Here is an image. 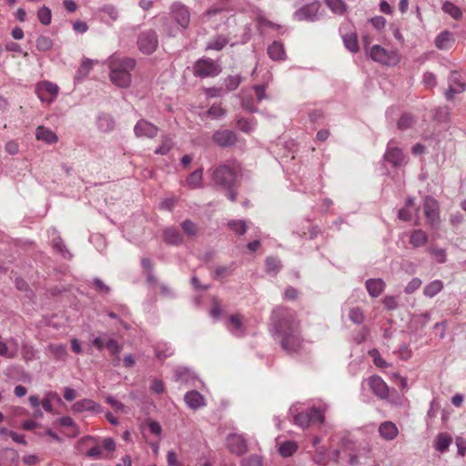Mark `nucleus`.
Instances as JSON below:
<instances>
[{
    "label": "nucleus",
    "instance_id": "obj_60",
    "mask_svg": "<svg viewBox=\"0 0 466 466\" xmlns=\"http://www.w3.org/2000/svg\"><path fill=\"white\" fill-rule=\"evenodd\" d=\"M413 123V117L409 114H403L398 121L399 129H406L410 127Z\"/></svg>",
    "mask_w": 466,
    "mask_h": 466
},
{
    "label": "nucleus",
    "instance_id": "obj_10",
    "mask_svg": "<svg viewBox=\"0 0 466 466\" xmlns=\"http://www.w3.org/2000/svg\"><path fill=\"white\" fill-rule=\"evenodd\" d=\"M320 4L314 1L304 5L294 13V17L298 21L315 22L319 19V11Z\"/></svg>",
    "mask_w": 466,
    "mask_h": 466
},
{
    "label": "nucleus",
    "instance_id": "obj_38",
    "mask_svg": "<svg viewBox=\"0 0 466 466\" xmlns=\"http://www.w3.org/2000/svg\"><path fill=\"white\" fill-rule=\"evenodd\" d=\"M298 445L291 441L283 442L279 448V452L282 457H289L296 452Z\"/></svg>",
    "mask_w": 466,
    "mask_h": 466
},
{
    "label": "nucleus",
    "instance_id": "obj_8",
    "mask_svg": "<svg viewBox=\"0 0 466 466\" xmlns=\"http://www.w3.org/2000/svg\"><path fill=\"white\" fill-rule=\"evenodd\" d=\"M423 209L430 227L432 228H438L441 224L438 202L431 197H426L424 199Z\"/></svg>",
    "mask_w": 466,
    "mask_h": 466
},
{
    "label": "nucleus",
    "instance_id": "obj_36",
    "mask_svg": "<svg viewBox=\"0 0 466 466\" xmlns=\"http://www.w3.org/2000/svg\"><path fill=\"white\" fill-rule=\"evenodd\" d=\"M228 43V39L226 36L219 35L207 44V49L220 51Z\"/></svg>",
    "mask_w": 466,
    "mask_h": 466
},
{
    "label": "nucleus",
    "instance_id": "obj_26",
    "mask_svg": "<svg viewBox=\"0 0 466 466\" xmlns=\"http://www.w3.org/2000/svg\"><path fill=\"white\" fill-rule=\"evenodd\" d=\"M453 42L454 39L452 37V34L447 30L439 34L435 38V46L441 50L449 49Z\"/></svg>",
    "mask_w": 466,
    "mask_h": 466
},
{
    "label": "nucleus",
    "instance_id": "obj_62",
    "mask_svg": "<svg viewBox=\"0 0 466 466\" xmlns=\"http://www.w3.org/2000/svg\"><path fill=\"white\" fill-rule=\"evenodd\" d=\"M421 285V280L418 278H413L405 287V293L411 294L417 290Z\"/></svg>",
    "mask_w": 466,
    "mask_h": 466
},
{
    "label": "nucleus",
    "instance_id": "obj_42",
    "mask_svg": "<svg viewBox=\"0 0 466 466\" xmlns=\"http://www.w3.org/2000/svg\"><path fill=\"white\" fill-rule=\"evenodd\" d=\"M451 108L448 106H442L436 109L434 117L439 122L446 123L450 120Z\"/></svg>",
    "mask_w": 466,
    "mask_h": 466
},
{
    "label": "nucleus",
    "instance_id": "obj_40",
    "mask_svg": "<svg viewBox=\"0 0 466 466\" xmlns=\"http://www.w3.org/2000/svg\"><path fill=\"white\" fill-rule=\"evenodd\" d=\"M228 226L232 231H234L238 235L242 236L247 232V224L245 220H230L228 223Z\"/></svg>",
    "mask_w": 466,
    "mask_h": 466
},
{
    "label": "nucleus",
    "instance_id": "obj_6",
    "mask_svg": "<svg viewBox=\"0 0 466 466\" xmlns=\"http://www.w3.org/2000/svg\"><path fill=\"white\" fill-rule=\"evenodd\" d=\"M138 49L146 55L154 53L158 46V37L156 31L152 29L145 30L137 37Z\"/></svg>",
    "mask_w": 466,
    "mask_h": 466
},
{
    "label": "nucleus",
    "instance_id": "obj_57",
    "mask_svg": "<svg viewBox=\"0 0 466 466\" xmlns=\"http://www.w3.org/2000/svg\"><path fill=\"white\" fill-rule=\"evenodd\" d=\"M16 354H17L16 350H10L7 344L5 341H3V340L0 341V356L1 357H5L7 359H13V358L16 357Z\"/></svg>",
    "mask_w": 466,
    "mask_h": 466
},
{
    "label": "nucleus",
    "instance_id": "obj_15",
    "mask_svg": "<svg viewBox=\"0 0 466 466\" xmlns=\"http://www.w3.org/2000/svg\"><path fill=\"white\" fill-rule=\"evenodd\" d=\"M213 141L220 147H228L237 142V135L229 129H220L212 136Z\"/></svg>",
    "mask_w": 466,
    "mask_h": 466
},
{
    "label": "nucleus",
    "instance_id": "obj_14",
    "mask_svg": "<svg viewBox=\"0 0 466 466\" xmlns=\"http://www.w3.org/2000/svg\"><path fill=\"white\" fill-rule=\"evenodd\" d=\"M368 384L370 390L380 399H388L390 396V389L386 382L377 375H373L368 379Z\"/></svg>",
    "mask_w": 466,
    "mask_h": 466
},
{
    "label": "nucleus",
    "instance_id": "obj_34",
    "mask_svg": "<svg viewBox=\"0 0 466 466\" xmlns=\"http://www.w3.org/2000/svg\"><path fill=\"white\" fill-rule=\"evenodd\" d=\"M203 169L198 168L193 171L187 178L186 182L191 188L200 187L202 185Z\"/></svg>",
    "mask_w": 466,
    "mask_h": 466
},
{
    "label": "nucleus",
    "instance_id": "obj_35",
    "mask_svg": "<svg viewBox=\"0 0 466 466\" xmlns=\"http://www.w3.org/2000/svg\"><path fill=\"white\" fill-rule=\"evenodd\" d=\"M327 6L337 15H343L347 11V5L343 0H325Z\"/></svg>",
    "mask_w": 466,
    "mask_h": 466
},
{
    "label": "nucleus",
    "instance_id": "obj_44",
    "mask_svg": "<svg viewBox=\"0 0 466 466\" xmlns=\"http://www.w3.org/2000/svg\"><path fill=\"white\" fill-rule=\"evenodd\" d=\"M37 18L41 24L44 25H48L51 23L52 20V14L51 10L47 6H42L37 11Z\"/></svg>",
    "mask_w": 466,
    "mask_h": 466
},
{
    "label": "nucleus",
    "instance_id": "obj_12",
    "mask_svg": "<svg viewBox=\"0 0 466 466\" xmlns=\"http://www.w3.org/2000/svg\"><path fill=\"white\" fill-rule=\"evenodd\" d=\"M171 14L175 21L182 29L187 28L190 22V13L188 8L182 3H173L170 7Z\"/></svg>",
    "mask_w": 466,
    "mask_h": 466
},
{
    "label": "nucleus",
    "instance_id": "obj_46",
    "mask_svg": "<svg viewBox=\"0 0 466 466\" xmlns=\"http://www.w3.org/2000/svg\"><path fill=\"white\" fill-rule=\"evenodd\" d=\"M207 115L212 119H218L226 115V109L220 105L214 104L208 109Z\"/></svg>",
    "mask_w": 466,
    "mask_h": 466
},
{
    "label": "nucleus",
    "instance_id": "obj_64",
    "mask_svg": "<svg viewBox=\"0 0 466 466\" xmlns=\"http://www.w3.org/2000/svg\"><path fill=\"white\" fill-rule=\"evenodd\" d=\"M241 106L244 109L248 111L249 113L258 112V107L253 106V99L251 97H244L241 101Z\"/></svg>",
    "mask_w": 466,
    "mask_h": 466
},
{
    "label": "nucleus",
    "instance_id": "obj_25",
    "mask_svg": "<svg viewBox=\"0 0 466 466\" xmlns=\"http://www.w3.org/2000/svg\"><path fill=\"white\" fill-rule=\"evenodd\" d=\"M52 235L54 236L52 238V245H53L54 249L57 253H59L64 258H67V259L72 258V254L67 249L66 245L64 244L62 238L59 236H56V229L52 230Z\"/></svg>",
    "mask_w": 466,
    "mask_h": 466
},
{
    "label": "nucleus",
    "instance_id": "obj_29",
    "mask_svg": "<svg viewBox=\"0 0 466 466\" xmlns=\"http://www.w3.org/2000/svg\"><path fill=\"white\" fill-rule=\"evenodd\" d=\"M342 40L344 46L351 53H357L360 50L359 40L355 32L342 35Z\"/></svg>",
    "mask_w": 466,
    "mask_h": 466
},
{
    "label": "nucleus",
    "instance_id": "obj_1",
    "mask_svg": "<svg viewBox=\"0 0 466 466\" xmlns=\"http://www.w3.org/2000/svg\"><path fill=\"white\" fill-rule=\"evenodd\" d=\"M275 335L279 339L282 349L289 354L298 352L303 343L299 322L296 312L285 308H277L272 313Z\"/></svg>",
    "mask_w": 466,
    "mask_h": 466
},
{
    "label": "nucleus",
    "instance_id": "obj_43",
    "mask_svg": "<svg viewBox=\"0 0 466 466\" xmlns=\"http://www.w3.org/2000/svg\"><path fill=\"white\" fill-rule=\"evenodd\" d=\"M106 348L108 350L112 356L119 359V355L123 348L115 339L111 338L106 339Z\"/></svg>",
    "mask_w": 466,
    "mask_h": 466
},
{
    "label": "nucleus",
    "instance_id": "obj_61",
    "mask_svg": "<svg viewBox=\"0 0 466 466\" xmlns=\"http://www.w3.org/2000/svg\"><path fill=\"white\" fill-rule=\"evenodd\" d=\"M253 88L256 96V101L258 103H260L268 97L266 95V86L264 85H256Z\"/></svg>",
    "mask_w": 466,
    "mask_h": 466
},
{
    "label": "nucleus",
    "instance_id": "obj_45",
    "mask_svg": "<svg viewBox=\"0 0 466 466\" xmlns=\"http://www.w3.org/2000/svg\"><path fill=\"white\" fill-rule=\"evenodd\" d=\"M57 421L61 426L71 428L73 430V437H76L79 434L78 427L71 417L64 416L58 419Z\"/></svg>",
    "mask_w": 466,
    "mask_h": 466
},
{
    "label": "nucleus",
    "instance_id": "obj_19",
    "mask_svg": "<svg viewBox=\"0 0 466 466\" xmlns=\"http://www.w3.org/2000/svg\"><path fill=\"white\" fill-rule=\"evenodd\" d=\"M96 125L101 132L109 133L114 130L116 122L111 115L101 113L96 117Z\"/></svg>",
    "mask_w": 466,
    "mask_h": 466
},
{
    "label": "nucleus",
    "instance_id": "obj_33",
    "mask_svg": "<svg viewBox=\"0 0 466 466\" xmlns=\"http://www.w3.org/2000/svg\"><path fill=\"white\" fill-rule=\"evenodd\" d=\"M174 350L172 347L166 342H159L155 348V353L157 359L164 360L170 357Z\"/></svg>",
    "mask_w": 466,
    "mask_h": 466
},
{
    "label": "nucleus",
    "instance_id": "obj_9",
    "mask_svg": "<svg viewBox=\"0 0 466 466\" xmlns=\"http://www.w3.org/2000/svg\"><path fill=\"white\" fill-rule=\"evenodd\" d=\"M383 159L394 167H399L406 164V157L402 150L396 146L394 140H390L388 143Z\"/></svg>",
    "mask_w": 466,
    "mask_h": 466
},
{
    "label": "nucleus",
    "instance_id": "obj_31",
    "mask_svg": "<svg viewBox=\"0 0 466 466\" xmlns=\"http://www.w3.org/2000/svg\"><path fill=\"white\" fill-rule=\"evenodd\" d=\"M451 442L452 439L447 433H439L434 441V448L440 452H445Z\"/></svg>",
    "mask_w": 466,
    "mask_h": 466
},
{
    "label": "nucleus",
    "instance_id": "obj_2",
    "mask_svg": "<svg viewBox=\"0 0 466 466\" xmlns=\"http://www.w3.org/2000/svg\"><path fill=\"white\" fill-rule=\"evenodd\" d=\"M108 61L111 82L120 88L128 87L131 83L130 72L136 66V60L115 54L109 57Z\"/></svg>",
    "mask_w": 466,
    "mask_h": 466
},
{
    "label": "nucleus",
    "instance_id": "obj_53",
    "mask_svg": "<svg viewBox=\"0 0 466 466\" xmlns=\"http://www.w3.org/2000/svg\"><path fill=\"white\" fill-rule=\"evenodd\" d=\"M241 466H262V458L253 454L241 461Z\"/></svg>",
    "mask_w": 466,
    "mask_h": 466
},
{
    "label": "nucleus",
    "instance_id": "obj_7",
    "mask_svg": "<svg viewBox=\"0 0 466 466\" xmlns=\"http://www.w3.org/2000/svg\"><path fill=\"white\" fill-rule=\"evenodd\" d=\"M449 86L445 92V98L452 100L456 95L466 90V82L458 71H451L448 78Z\"/></svg>",
    "mask_w": 466,
    "mask_h": 466
},
{
    "label": "nucleus",
    "instance_id": "obj_17",
    "mask_svg": "<svg viewBox=\"0 0 466 466\" xmlns=\"http://www.w3.org/2000/svg\"><path fill=\"white\" fill-rule=\"evenodd\" d=\"M100 406L92 400L82 399L72 405L74 412L81 413L84 411L99 412Z\"/></svg>",
    "mask_w": 466,
    "mask_h": 466
},
{
    "label": "nucleus",
    "instance_id": "obj_52",
    "mask_svg": "<svg viewBox=\"0 0 466 466\" xmlns=\"http://www.w3.org/2000/svg\"><path fill=\"white\" fill-rule=\"evenodd\" d=\"M241 82L239 76H228L225 79V86L228 91L236 90Z\"/></svg>",
    "mask_w": 466,
    "mask_h": 466
},
{
    "label": "nucleus",
    "instance_id": "obj_55",
    "mask_svg": "<svg viewBox=\"0 0 466 466\" xmlns=\"http://www.w3.org/2000/svg\"><path fill=\"white\" fill-rule=\"evenodd\" d=\"M431 255L438 263L446 262V250L444 248H432L429 249Z\"/></svg>",
    "mask_w": 466,
    "mask_h": 466
},
{
    "label": "nucleus",
    "instance_id": "obj_59",
    "mask_svg": "<svg viewBox=\"0 0 466 466\" xmlns=\"http://www.w3.org/2000/svg\"><path fill=\"white\" fill-rule=\"evenodd\" d=\"M92 282L94 288L102 294H108L111 291V289L99 278L93 279Z\"/></svg>",
    "mask_w": 466,
    "mask_h": 466
},
{
    "label": "nucleus",
    "instance_id": "obj_5",
    "mask_svg": "<svg viewBox=\"0 0 466 466\" xmlns=\"http://www.w3.org/2000/svg\"><path fill=\"white\" fill-rule=\"evenodd\" d=\"M221 66L213 59L203 57L197 60L193 66L195 76L206 78L214 77L220 74Z\"/></svg>",
    "mask_w": 466,
    "mask_h": 466
},
{
    "label": "nucleus",
    "instance_id": "obj_18",
    "mask_svg": "<svg viewBox=\"0 0 466 466\" xmlns=\"http://www.w3.org/2000/svg\"><path fill=\"white\" fill-rule=\"evenodd\" d=\"M184 400L186 404L192 410H198L206 404L203 395H201L197 390L187 391L184 396Z\"/></svg>",
    "mask_w": 466,
    "mask_h": 466
},
{
    "label": "nucleus",
    "instance_id": "obj_56",
    "mask_svg": "<svg viewBox=\"0 0 466 466\" xmlns=\"http://www.w3.org/2000/svg\"><path fill=\"white\" fill-rule=\"evenodd\" d=\"M256 123H252L248 121L247 119L241 117L238 119L237 126L238 127L245 133L251 132L255 127Z\"/></svg>",
    "mask_w": 466,
    "mask_h": 466
},
{
    "label": "nucleus",
    "instance_id": "obj_48",
    "mask_svg": "<svg viewBox=\"0 0 466 466\" xmlns=\"http://www.w3.org/2000/svg\"><path fill=\"white\" fill-rule=\"evenodd\" d=\"M350 319L355 324H361L365 319L363 311L360 308H352L349 313Z\"/></svg>",
    "mask_w": 466,
    "mask_h": 466
},
{
    "label": "nucleus",
    "instance_id": "obj_49",
    "mask_svg": "<svg viewBox=\"0 0 466 466\" xmlns=\"http://www.w3.org/2000/svg\"><path fill=\"white\" fill-rule=\"evenodd\" d=\"M184 232L188 237H195L198 234L197 225L190 219H186L181 223Z\"/></svg>",
    "mask_w": 466,
    "mask_h": 466
},
{
    "label": "nucleus",
    "instance_id": "obj_23",
    "mask_svg": "<svg viewBox=\"0 0 466 466\" xmlns=\"http://www.w3.org/2000/svg\"><path fill=\"white\" fill-rule=\"evenodd\" d=\"M366 289L372 298L379 297L385 289V282L381 279H370L366 281Z\"/></svg>",
    "mask_w": 466,
    "mask_h": 466
},
{
    "label": "nucleus",
    "instance_id": "obj_41",
    "mask_svg": "<svg viewBox=\"0 0 466 466\" xmlns=\"http://www.w3.org/2000/svg\"><path fill=\"white\" fill-rule=\"evenodd\" d=\"M36 48L41 52H46L53 46V40L49 36L40 35L35 41Z\"/></svg>",
    "mask_w": 466,
    "mask_h": 466
},
{
    "label": "nucleus",
    "instance_id": "obj_50",
    "mask_svg": "<svg viewBox=\"0 0 466 466\" xmlns=\"http://www.w3.org/2000/svg\"><path fill=\"white\" fill-rule=\"evenodd\" d=\"M92 61L90 59H85L80 68L76 72V79H83L85 76H86L91 69Z\"/></svg>",
    "mask_w": 466,
    "mask_h": 466
},
{
    "label": "nucleus",
    "instance_id": "obj_22",
    "mask_svg": "<svg viewBox=\"0 0 466 466\" xmlns=\"http://www.w3.org/2000/svg\"><path fill=\"white\" fill-rule=\"evenodd\" d=\"M35 137L37 140L46 142V144H56L58 141L57 135L50 128L39 126L35 130Z\"/></svg>",
    "mask_w": 466,
    "mask_h": 466
},
{
    "label": "nucleus",
    "instance_id": "obj_21",
    "mask_svg": "<svg viewBox=\"0 0 466 466\" xmlns=\"http://www.w3.org/2000/svg\"><path fill=\"white\" fill-rule=\"evenodd\" d=\"M164 240L167 244L179 246L183 243L184 238L177 228H167L163 232Z\"/></svg>",
    "mask_w": 466,
    "mask_h": 466
},
{
    "label": "nucleus",
    "instance_id": "obj_58",
    "mask_svg": "<svg viewBox=\"0 0 466 466\" xmlns=\"http://www.w3.org/2000/svg\"><path fill=\"white\" fill-rule=\"evenodd\" d=\"M294 421L297 425L305 428L308 427L310 424V418H309V415L307 414V411L300 412L298 415L295 416Z\"/></svg>",
    "mask_w": 466,
    "mask_h": 466
},
{
    "label": "nucleus",
    "instance_id": "obj_63",
    "mask_svg": "<svg viewBox=\"0 0 466 466\" xmlns=\"http://www.w3.org/2000/svg\"><path fill=\"white\" fill-rule=\"evenodd\" d=\"M423 83L428 87H433L437 84L436 76L431 72H426L423 75Z\"/></svg>",
    "mask_w": 466,
    "mask_h": 466
},
{
    "label": "nucleus",
    "instance_id": "obj_51",
    "mask_svg": "<svg viewBox=\"0 0 466 466\" xmlns=\"http://www.w3.org/2000/svg\"><path fill=\"white\" fill-rule=\"evenodd\" d=\"M231 273H232V270H231L230 267L218 266L214 269V271L212 273V277L215 279H223L227 276L231 275Z\"/></svg>",
    "mask_w": 466,
    "mask_h": 466
},
{
    "label": "nucleus",
    "instance_id": "obj_24",
    "mask_svg": "<svg viewBox=\"0 0 466 466\" xmlns=\"http://www.w3.org/2000/svg\"><path fill=\"white\" fill-rule=\"evenodd\" d=\"M268 55L272 60L275 61L285 60L286 52L283 44L279 41H274L268 47Z\"/></svg>",
    "mask_w": 466,
    "mask_h": 466
},
{
    "label": "nucleus",
    "instance_id": "obj_11",
    "mask_svg": "<svg viewBox=\"0 0 466 466\" xmlns=\"http://www.w3.org/2000/svg\"><path fill=\"white\" fill-rule=\"evenodd\" d=\"M36 93L41 101L51 103L58 94V86L52 82L43 81L37 84Z\"/></svg>",
    "mask_w": 466,
    "mask_h": 466
},
{
    "label": "nucleus",
    "instance_id": "obj_16",
    "mask_svg": "<svg viewBox=\"0 0 466 466\" xmlns=\"http://www.w3.org/2000/svg\"><path fill=\"white\" fill-rule=\"evenodd\" d=\"M134 132L137 137L153 138L157 135L158 128L152 123L145 119H141L136 124Z\"/></svg>",
    "mask_w": 466,
    "mask_h": 466
},
{
    "label": "nucleus",
    "instance_id": "obj_28",
    "mask_svg": "<svg viewBox=\"0 0 466 466\" xmlns=\"http://www.w3.org/2000/svg\"><path fill=\"white\" fill-rule=\"evenodd\" d=\"M228 329L234 336L242 337L245 333L242 318L239 315H232Z\"/></svg>",
    "mask_w": 466,
    "mask_h": 466
},
{
    "label": "nucleus",
    "instance_id": "obj_32",
    "mask_svg": "<svg viewBox=\"0 0 466 466\" xmlns=\"http://www.w3.org/2000/svg\"><path fill=\"white\" fill-rule=\"evenodd\" d=\"M443 289V283L441 280L436 279L429 283L424 287L423 294L428 298H433Z\"/></svg>",
    "mask_w": 466,
    "mask_h": 466
},
{
    "label": "nucleus",
    "instance_id": "obj_3",
    "mask_svg": "<svg viewBox=\"0 0 466 466\" xmlns=\"http://www.w3.org/2000/svg\"><path fill=\"white\" fill-rule=\"evenodd\" d=\"M212 181L222 189L234 187L237 180L236 168L230 164H221L212 170Z\"/></svg>",
    "mask_w": 466,
    "mask_h": 466
},
{
    "label": "nucleus",
    "instance_id": "obj_20",
    "mask_svg": "<svg viewBox=\"0 0 466 466\" xmlns=\"http://www.w3.org/2000/svg\"><path fill=\"white\" fill-rule=\"evenodd\" d=\"M379 433L382 439L392 441L397 437L399 431L393 422L384 421L379 426Z\"/></svg>",
    "mask_w": 466,
    "mask_h": 466
},
{
    "label": "nucleus",
    "instance_id": "obj_30",
    "mask_svg": "<svg viewBox=\"0 0 466 466\" xmlns=\"http://www.w3.org/2000/svg\"><path fill=\"white\" fill-rule=\"evenodd\" d=\"M327 410V405L319 407H312L308 411L307 414L309 418H310V423H323L324 421V412Z\"/></svg>",
    "mask_w": 466,
    "mask_h": 466
},
{
    "label": "nucleus",
    "instance_id": "obj_47",
    "mask_svg": "<svg viewBox=\"0 0 466 466\" xmlns=\"http://www.w3.org/2000/svg\"><path fill=\"white\" fill-rule=\"evenodd\" d=\"M99 11L107 15L112 22L116 21L119 16L117 8L113 5H104Z\"/></svg>",
    "mask_w": 466,
    "mask_h": 466
},
{
    "label": "nucleus",
    "instance_id": "obj_39",
    "mask_svg": "<svg viewBox=\"0 0 466 466\" xmlns=\"http://www.w3.org/2000/svg\"><path fill=\"white\" fill-rule=\"evenodd\" d=\"M266 270L268 273H278L281 268V262L278 258L268 257L265 261Z\"/></svg>",
    "mask_w": 466,
    "mask_h": 466
},
{
    "label": "nucleus",
    "instance_id": "obj_37",
    "mask_svg": "<svg viewBox=\"0 0 466 466\" xmlns=\"http://www.w3.org/2000/svg\"><path fill=\"white\" fill-rule=\"evenodd\" d=\"M442 10L456 20H459L462 16L461 9L450 1H445L442 4Z\"/></svg>",
    "mask_w": 466,
    "mask_h": 466
},
{
    "label": "nucleus",
    "instance_id": "obj_27",
    "mask_svg": "<svg viewBox=\"0 0 466 466\" xmlns=\"http://www.w3.org/2000/svg\"><path fill=\"white\" fill-rule=\"evenodd\" d=\"M428 234L422 229H415L410 236V243L413 248L423 247L428 242Z\"/></svg>",
    "mask_w": 466,
    "mask_h": 466
},
{
    "label": "nucleus",
    "instance_id": "obj_54",
    "mask_svg": "<svg viewBox=\"0 0 466 466\" xmlns=\"http://www.w3.org/2000/svg\"><path fill=\"white\" fill-rule=\"evenodd\" d=\"M86 456L93 460H101L106 458L103 454L102 448L97 444L87 450Z\"/></svg>",
    "mask_w": 466,
    "mask_h": 466
},
{
    "label": "nucleus",
    "instance_id": "obj_13",
    "mask_svg": "<svg viewBox=\"0 0 466 466\" xmlns=\"http://www.w3.org/2000/svg\"><path fill=\"white\" fill-rule=\"evenodd\" d=\"M227 446L230 452L238 456H241L248 451L247 440L237 433H231L227 437Z\"/></svg>",
    "mask_w": 466,
    "mask_h": 466
},
{
    "label": "nucleus",
    "instance_id": "obj_4",
    "mask_svg": "<svg viewBox=\"0 0 466 466\" xmlns=\"http://www.w3.org/2000/svg\"><path fill=\"white\" fill-rule=\"evenodd\" d=\"M370 58L378 63L393 66L400 61V56L397 50H387L380 45H374L370 50Z\"/></svg>",
    "mask_w": 466,
    "mask_h": 466
}]
</instances>
